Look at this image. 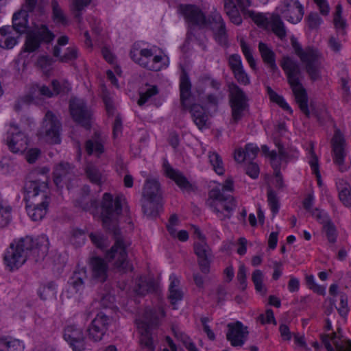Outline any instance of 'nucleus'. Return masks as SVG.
Masks as SVG:
<instances>
[{"label": "nucleus", "mask_w": 351, "mask_h": 351, "mask_svg": "<svg viewBox=\"0 0 351 351\" xmlns=\"http://www.w3.org/2000/svg\"><path fill=\"white\" fill-rule=\"evenodd\" d=\"M189 110L193 122L199 130L207 128L208 125V114L206 109L201 105L193 104H189Z\"/></svg>", "instance_id": "obj_21"}, {"label": "nucleus", "mask_w": 351, "mask_h": 351, "mask_svg": "<svg viewBox=\"0 0 351 351\" xmlns=\"http://www.w3.org/2000/svg\"><path fill=\"white\" fill-rule=\"evenodd\" d=\"M57 285L53 281L41 285L38 290L40 299L43 300L55 299L57 293Z\"/></svg>", "instance_id": "obj_36"}, {"label": "nucleus", "mask_w": 351, "mask_h": 351, "mask_svg": "<svg viewBox=\"0 0 351 351\" xmlns=\"http://www.w3.org/2000/svg\"><path fill=\"white\" fill-rule=\"evenodd\" d=\"M85 150L88 156L95 153L99 156L104 153V147L101 142L89 139L85 143Z\"/></svg>", "instance_id": "obj_45"}, {"label": "nucleus", "mask_w": 351, "mask_h": 351, "mask_svg": "<svg viewBox=\"0 0 351 351\" xmlns=\"http://www.w3.org/2000/svg\"><path fill=\"white\" fill-rule=\"evenodd\" d=\"M180 104L183 109L189 108L191 96V83L186 71L183 69L180 77Z\"/></svg>", "instance_id": "obj_26"}, {"label": "nucleus", "mask_w": 351, "mask_h": 351, "mask_svg": "<svg viewBox=\"0 0 351 351\" xmlns=\"http://www.w3.org/2000/svg\"><path fill=\"white\" fill-rule=\"evenodd\" d=\"M213 37L219 45L226 48L228 47V36L226 26L214 32Z\"/></svg>", "instance_id": "obj_50"}, {"label": "nucleus", "mask_w": 351, "mask_h": 351, "mask_svg": "<svg viewBox=\"0 0 351 351\" xmlns=\"http://www.w3.org/2000/svg\"><path fill=\"white\" fill-rule=\"evenodd\" d=\"M86 174L89 180L97 185L101 184V173L99 169L94 165L88 164L85 169Z\"/></svg>", "instance_id": "obj_47"}, {"label": "nucleus", "mask_w": 351, "mask_h": 351, "mask_svg": "<svg viewBox=\"0 0 351 351\" xmlns=\"http://www.w3.org/2000/svg\"><path fill=\"white\" fill-rule=\"evenodd\" d=\"M142 210L148 218H156L162 210V201L161 199L142 197L141 199Z\"/></svg>", "instance_id": "obj_24"}, {"label": "nucleus", "mask_w": 351, "mask_h": 351, "mask_svg": "<svg viewBox=\"0 0 351 351\" xmlns=\"http://www.w3.org/2000/svg\"><path fill=\"white\" fill-rule=\"evenodd\" d=\"M158 324V317L154 309H146L143 320L138 325L141 332L140 343L145 351H154L155 347L150 330L156 327Z\"/></svg>", "instance_id": "obj_8"}, {"label": "nucleus", "mask_w": 351, "mask_h": 351, "mask_svg": "<svg viewBox=\"0 0 351 351\" xmlns=\"http://www.w3.org/2000/svg\"><path fill=\"white\" fill-rule=\"evenodd\" d=\"M47 252V243L44 238L34 241L26 237L10 243L4 254L3 261L9 270L14 271L21 267L31 254L38 261L43 259Z\"/></svg>", "instance_id": "obj_3"}, {"label": "nucleus", "mask_w": 351, "mask_h": 351, "mask_svg": "<svg viewBox=\"0 0 351 351\" xmlns=\"http://www.w3.org/2000/svg\"><path fill=\"white\" fill-rule=\"evenodd\" d=\"M271 28L274 34L280 40H283L287 36L285 26L279 15H272L271 18Z\"/></svg>", "instance_id": "obj_38"}, {"label": "nucleus", "mask_w": 351, "mask_h": 351, "mask_svg": "<svg viewBox=\"0 0 351 351\" xmlns=\"http://www.w3.org/2000/svg\"><path fill=\"white\" fill-rule=\"evenodd\" d=\"M12 28L7 25L0 29V47L4 49H12L18 43L20 35L12 36Z\"/></svg>", "instance_id": "obj_31"}, {"label": "nucleus", "mask_w": 351, "mask_h": 351, "mask_svg": "<svg viewBox=\"0 0 351 351\" xmlns=\"http://www.w3.org/2000/svg\"><path fill=\"white\" fill-rule=\"evenodd\" d=\"M163 166L165 175L173 180L182 190L191 191L192 189V184L182 172L173 169L168 163H164Z\"/></svg>", "instance_id": "obj_23"}, {"label": "nucleus", "mask_w": 351, "mask_h": 351, "mask_svg": "<svg viewBox=\"0 0 351 351\" xmlns=\"http://www.w3.org/2000/svg\"><path fill=\"white\" fill-rule=\"evenodd\" d=\"M339 191V198L342 204L346 207L351 206V186L343 180L339 182L337 185Z\"/></svg>", "instance_id": "obj_37"}, {"label": "nucleus", "mask_w": 351, "mask_h": 351, "mask_svg": "<svg viewBox=\"0 0 351 351\" xmlns=\"http://www.w3.org/2000/svg\"><path fill=\"white\" fill-rule=\"evenodd\" d=\"M332 151L334 162L339 167L341 171H344L343 167L346 153V140L339 130H337L331 140Z\"/></svg>", "instance_id": "obj_17"}, {"label": "nucleus", "mask_w": 351, "mask_h": 351, "mask_svg": "<svg viewBox=\"0 0 351 351\" xmlns=\"http://www.w3.org/2000/svg\"><path fill=\"white\" fill-rule=\"evenodd\" d=\"M6 144L10 152L14 154L23 153L28 147V138L18 126L10 125L8 131Z\"/></svg>", "instance_id": "obj_11"}, {"label": "nucleus", "mask_w": 351, "mask_h": 351, "mask_svg": "<svg viewBox=\"0 0 351 351\" xmlns=\"http://www.w3.org/2000/svg\"><path fill=\"white\" fill-rule=\"evenodd\" d=\"M83 191L84 193L87 192V193L86 195H83L80 199L75 201V206L82 208V210L86 211L89 210L92 208H97L98 203L96 199H87L88 192L89 191L88 186H84Z\"/></svg>", "instance_id": "obj_41"}, {"label": "nucleus", "mask_w": 351, "mask_h": 351, "mask_svg": "<svg viewBox=\"0 0 351 351\" xmlns=\"http://www.w3.org/2000/svg\"><path fill=\"white\" fill-rule=\"evenodd\" d=\"M280 66L287 75L289 85L297 84L298 82H300V76L301 71L296 61L289 56H285L282 58Z\"/></svg>", "instance_id": "obj_19"}, {"label": "nucleus", "mask_w": 351, "mask_h": 351, "mask_svg": "<svg viewBox=\"0 0 351 351\" xmlns=\"http://www.w3.org/2000/svg\"><path fill=\"white\" fill-rule=\"evenodd\" d=\"M92 278L100 282L106 281L108 277V266L106 261L99 257H93L90 259Z\"/></svg>", "instance_id": "obj_22"}, {"label": "nucleus", "mask_w": 351, "mask_h": 351, "mask_svg": "<svg viewBox=\"0 0 351 351\" xmlns=\"http://www.w3.org/2000/svg\"><path fill=\"white\" fill-rule=\"evenodd\" d=\"M51 85L54 95H57L60 93H67L71 90L70 85L66 81L60 83L57 80H53L51 82Z\"/></svg>", "instance_id": "obj_56"}, {"label": "nucleus", "mask_w": 351, "mask_h": 351, "mask_svg": "<svg viewBox=\"0 0 351 351\" xmlns=\"http://www.w3.org/2000/svg\"><path fill=\"white\" fill-rule=\"evenodd\" d=\"M321 23L322 19L319 17L317 13L311 12L308 15L307 24L309 29H317L320 25Z\"/></svg>", "instance_id": "obj_62"}, {"label": "nucleus", "mask_w": 351, "mask_h": 351, "mask_svg": "<svg viewBox=\"0 0 351 351\" xmlns=\"http://www.w3.org/2000/svg\"><path fill=\"white\" fill-rule=\"evenodd\" d=\"M194 252L198 259L212 258V252L205 241L195 243Z\"/></svg>", "instance_id": "obj_42"}, {"label": "nucleus", "mask_w": 351, "mask_h": 351, "mask_svg": "<svg viewBox=\"0 0 351 351\" xmlns=\"http://www.w3.org/2000/svg\"><path fill=\"white\" fill-rule=\"evenodd\" d=\"M336 333H332V337L331 338L333 340V343L335 346V348L338 351H351V341H346L344 343H339L338 341L335 340Z\"/></svg>", "instance_id": "obj_64"}, {"label": "nucleus", "mask_w": 351, "mask_h": 351, "mask_svg": "<svg viewBox=\"0 0 351 351\" xmlns=\"http://www.w3.org/2000/svg\"><path fill=\"white\" fill-rule=\"evenodd\" d=\"M228 330L226 339L234 347H241L248 336L249 332L247 326H244L241 322L228 324Z\"/></svg>", "instance_id": "obj_16"}, {"label": "nucleus", "mask_w": 351, "mask_h": 351, "mask_svg": "<svg viewBox=\"0 0 351 351\" xmlns=\"http://www.w3.org/2000/svg\"><path fill=\"white\" fill-rule=\"evenodd\" d=\"M295 100L298 104L300 110L307 117H310V111L308 107V95L306 89L301 82L297 84L290 85Z\"/></svg>", "instance_id": "obj_25"}, {"label": "nucleus", "mask_w": 351, "mask_h": 351, "mask_svg": "<svg viewBox=\"0 0 351 351\" xmlns=\"http://www.w3.org/2000/svg\"><path fill=\"white\" fill-rule=\"evenodd\" d=\"M21 342L15 339H0V351H23Z\"/></svg>", "instance_id": "obj_39"}, {"label": "nucleus", "mask_w": 351, "mask_h": 351, "mask_svg": "<svg viewBox=\"0 0 351 351\" xmlns=\"http://www.w3.org/2000/svg\"><path fill=\"white\" fill-rule=\"evenodd\" d=\"M112 321V318L106 316L103 313H98L87 328L89 339L94 342L101 341L106 333Z\"/></svg>", "instance_id": "obj_12"}, {"label": "nucleus", "mask_w": 351, "mask_h": 351, "mask_svg": "<svg viewBox=\"0 0 351 351\" xmlns=\"http://www.w3.org/2000/svg\"><path fill=\"white\" fill-rule=\"evenodd\" d=\"M342 14V6L340 3L337 4L336 6V11L334 16V24L337 29H341V34L344 35L346 34L345 27L346 26V23L344 19L341 18Z\"/></svg>", "instance_id": "obj_51"}, {"label": "nucleus", "mask_w": 351, "mask_h": 351, "mask_svg": "<svg viewBox=\"0 0 351 351\" xmlns=\"http://www.w3.org/2000/svg\"><path fill=\"white\" fill-rule=\"evenodd\" d=\"M89 237L92 243L99 249H104L108 246V239L100 232H91L89 234Z\"/></svg>", "instance_id": "obj_49"}, {"label": "nucleus", "mask_w": 351, "mask_h": 351, "mask_svg": "<svg viewBox=\"0 0 351 351\" xmlns=\"http://www.w3.org/2000/svg\"><path fill=\"white\" fill-rule=\"evenodd\" d=\"M323 230L329 243H335L337 241V232L334 223L331 221L323 226Z\"/></svg>", "instance_id": "obj_54"}, {"label": "nucleus", "mask_w": 351, "mask_h": 351, "mask_svg": "<svg viewBox=\"0 0 351 351\" xmlns=\"http://www.w3.org/2000/svg\"><path fill=\"white\" fill-rule=\"evenodd\" d=\"M280 10L283 17L291 23L300 22L304 15L302 5L298 0H283Z\"/></svg>", "instance_id": "obj_15"}, {"label": "nucleus", "mask_w": 351, "mask_h": 351, "mask_svg": "<svg viewBox=\"0 0 351 351\" xmlns=\"http://www.w3.org/2000/svg\"><path fill=\"white\" fill-rule=\"evenodd\" d=\"M78 57V49L76 47L72 46L66 49V52L60 57V61L62 62H68L75 60Z\"/></svg>", "instance_id": "obj_59"}, {"label": "nucleus", "mask_w": 351, "mask_h": 351, "mask_svg": "<svg viewBox=\"0 0 351 351\" xmlns=\"http://www.w3.org/2000/svg\"><path fill=\"white\" fill-rule=\"evenodd\" d=\"M171 283L169 288L168 298L172 305H175L183 298V292L179 289L180 280L173 275L170 276Z\"/></svg>", "instance_id": "obj_34"}, {"label": "nucleus", "mask_w": 351, "mask_h": 351, "mask_svg": "<svg viewBox=\"0 0 351 351\" xmlns=\"http://www.w3.org/2000/svg\"><path fill=\"white\" fill-rule=\"evenodd\" d=\"M142 197L162 200L160 184L155 179H147L144 184Z\"/></svg>", "instance_id": "obj_30"}, {"label": "nucleus", "mask_w": 351, "mask_h": 351, "mask_svg": "<svg viewBox=\"0 0 351 351\" xmlns=\"http://www.w3.org/2000/svg\"><path fill=\"white\" fill-rule=\"evenodd\" d=\"M51 7L53 20L63 25H66L67 23V19L57 0L51 1Z\"/></svg>", "instance_id": "obj_48"}, {"label": "nucleus", "mask_w": 351, "mask_h": 351, "mask_svg": "<svg viewBox=\"0 0 351 351\" xmlns=\"http://www.w3.org/2000/svg\"><path fill=\"white\" fill-rule=\"evenodd\" d=\"M311 215L316 218V219L322 224H328L331 222V220L328 215L323 210H320L318 208L312 210Z\"/></svg>", "instance_id": "obj_63"}, {"label": "nucleus", "mask_w": 351, "mask_h": 351, "mask_svg": "<svg viewBox=\"0 0 351 351\" xmlns=\"http://www.w3.org/2000/svg\"><path fill=\"white\" fill-rule=\"evenodd\" d=\"M12 207L0 203V228L5 227L11 220Z\"/></svg>", "instance_id": "obj_53"}, {"label": "nucleus", "mask_w": 351, "mask_h": 351, "mask_svg": "<svg viewBox=\"0 0 351 351\" xmlns=\"http://www.w3.org/2000/svg\"><path fill=\"white\" fill-rule=\"evenodd\" d=\"M267 92L271 101L277 104L283 110L289 112V113L291 114L293 112V110L284 98L273 90L270 86L267 87Z\"/></svg>", "instance_id": "obj_43"}, {"label": "nucleus", "mask_w": 351, "mask_h": 351, "mask_svg": "<svg viewBox=\"0 0 351 351\" xmlns=\"http://www.w3.org/2000/svg\"><path fill=\"white\" fill-rule=\"evenodd\" d=\"M252 280L254 284L255 289L257 291L261 292L263 290V272L259 270H255L252 275Z\"/></svg>", "instance_id": "obj_61"}, {"label": "nucleus", "mask_w": 351, "mask_h": 351, "mask_svg": "<svg viewBox=\"0 0 351 351\" xmlns=\"http://www.w3.org/2000/svg\"><path fill=\"white\" fill-rule=\"evenodd\" d=\"M158 93V89L156 86H152L148 88L145 93H140V98L137 104L141 106L144 105L152 97Z\"/></svg>", "instance_id": "obj_55"}, {"label": "nucleus", "mask_w": 351, "mask_h": 351, "mask_svg": "<svg viewBox=\"0 0 351 351\" xmlns=\"http://www.w3.org/2000/svg\"><path fill=\"white\" fill-rule=\"evenodd\" d=\"M229 102L231 108L230 123L236 125L249 110L248 99L244 91L235 83L228 85Z\"/></svg>", "instance_id": "obj_7"}, {"label": "nucleus", "mask_w": 351, "mask_h": 351, "mask_svg": "<svg viewBox=\"0 0 351 351\" xmlns=\"http://www.w3.org/2000/svg\"><path fill=\"white\" fill-rule=\"evenodd\" d=\"M291 43L295 54L304 64L305 69L310 79L313 81L321 78L322 55L319 51L313 47H307L302 49L300 44L294 37L291 38Z\"/></svg>", "instance_id": "obj_5"}, {"label": "nucleus", "mask_w": 351, "mask_h": 351, "mask_svg": "<svg viewBox=\"0 0 351 351\" xmlns=\"http://www.w3.org/2000/svg\"><path fill=\"white\" fill-rule=\"evenodd\" d=\"M154 53L151 49H143L139 52L136 49H132L130 51V58L140 66L150 71H158L162 68L161 56H155L151 60L148 59L153 56Z\"/></svg>", "instance_id": "obj_10"}, {"label": "nucleus", "mask_w": 351, "mask_h": 351, "mask_svg": "<svg viewBox=\"0 0 351 351\" xmlns=\"http://www.w3.org/2000/svg\"><path fill=\"white\" fill-rule=\"evenodd\" d=\"M208 158L210 165L213 166V170L218 175H223L225 169L221 157L215 152H210L208 153Z\"/></svg>", "instance_id": "obj_40"}, {"label": "nucleus", "mask_w": 351, "mask_h": 351, "mask_svg": "<svg viewBox=\"0 0 351 351\" xmlns=\"http://www.w3.org/2000/svg\"><path fill=\"white\" fill-rule=\"evenodd\" d=\"M87 277L86 268L82 267L75 270L68 281L69 285L68 291H73L75 293H81L84 289V280L87 279Z\"/></svg>", "instance_id": "obj_28"}, {"label": "nucleus", "mask_w": 351, "mask_h": 351, "mask_svg": "<svg viewBox=\"0 0 351 351\" xmlns=\"http://www.w3.org/2000/svg\"><path fill=\"white\" fill-rule=\"evenodd\" d=\"M267 200L273 215H275L279 210V201L276 193L271 189L267 193Z\"/></svg>", "instance_id": "obj_58"}, {"label": "nucleus", "mask_w": 351, "mask_h": 351, "mask_svg": "<svg viewBox=\"0 0 351 351\" xmlns=\"http://www.w3.org/2000/svg\"><path fill=\"white\" fill-rule=\"evenodd\" d=\"M64 338L69 343L73 351H84L85 336L83 330L75 325H69L64 330Z\"/></svg>", "instance_id": "obj_14"}, {"label": "nucleus", "mask_w": 351, "mask_h": 351, "mask_svg": "<svg viewBox=\"0 0 351 351\" xmlns=\"http://www.w3.org/2000/svg\"><path fill=\"white\" fill-rule=\"evenodd\" d=\"M228 63L232 72L243 67L241 58L237 53L232 54L229 56Z\"/></svg>", "instance_id": "obj_60"}, {"label": "nucleus", "mask_w": 351, "mask_h": 351, "mask_svg": "<svg viewBox=\"0 0 351 351\" xmlns=\"http://www.w3.org/2000/svg\"><path fill=\"white\" fill-rule=\"evenodd\" d=\"M226 26L225 21H223L221 14L217 11H213L206 17L205 25L202 27H208L213 33L217 29Z\"/></svg>", "instance_id": "obj_35"}, {"label": "nucleus", "mask_w": 351, "mask_h": 351, "mask_svg": "<svg viewBox=\"0 0 351 351\" xmlns=\"http://www.w3.org/2000/svg\"><path fill=\"white\" fill-rule=\"evenodd\" d=\"M45 139L51 144L60 143L61 123L51 111H47L43 120Z\"/></svg>", "instance_id": "obj_13"}, {"label": "nucleus", "mask_w": 351, "mask_h": 351, "mask_svg": "<svg viewBox=\"0 0 351 351\" xmlns=\"http://www.w3.org/2000/svg\"><path fill=\"white\" fill-rule=\"evenodd\" d=\"M158 283L153 278L141 276L136 281L134 291L137 295H145L157 291Z\"/></svg>", "instance_id": "obj_29"}, {"label": "nucleus", "mask_w": 351, "mask_h": 351, "mask_svg": "<svg viewBox=\"0 0 351 351\" xmlns=\"http://www.w3.org/2000/svg\"><path fill=\"white\" fill-rule=\"evenodd\" d=\"M241 12L245 15L247 14L252 19L254 22L261 27H266L268 25V20L265 16L261 13H255L253 11L248 10L247 8L251 6L250 0H235Z\"/></svg>", "instance_id": "obj_27"}, {"label": "nucleus", "mask_w": 351, "mask_h": 351, "mask_svg": "<svg viewBox=\"0 0 351 351\" xmlns=\"http://www.w3.org/2000/svg\"><path fill=\"white\" fill-rule=\"evenodd\" d=\"M69 111L75 123L86 130H90L93 114L84 99L77 97L71 99L69 101Z\"/></svg>", "instance_id": "obj_9"}, {"label": "nucleus", "mask_w": 351, "mask_h": 351, "mask_svg": "<svg viewBox=\"0 0 351 351\" xmlns=\"http://www.w3.org/2000/svg\"><path fill=\"white\" fill-rule=\"evenodd\" d=\"M74 167L67 162H60L53 169V182L57 187L62 188V182L69 181L73 176Z\"/></svg>", "instance_id": "obj_20"}, {"label": "nucleus", "mask_w": 351, "mask_h": 351, "mask_svg": "<svg viewBox=\"0 0 351 351\" xmlns=\"http://www.w3.org/2000/svg\"><path fill=\"white\" fill-rule=\"evenodd\" d=\"M242 52L252 69H256V61L253 57L252 51L243 39L240 41Z\"/></svg>", "instance_id": "obj_52"}, {"label": "nucleus", "mask_w": 351, "mask_h": 351, "mask_svg": "<svg viewBox=\"0 0 351 351\" xmlns=\"http://www.w3.org/2000/svg\"><path fill=\"white\" fill-rule=\"evenodd\" d=\"M71 10L74 14L75 18L80 22L82 19L81 12L90 3L91 0H71Z\"/></svg>", "instance_id": "obj_46"}, {"label": "nucleus", "mask_w": 351, "mask_h": 351, "mask_svg": "<svg viewBox=\"0 0 351 351\" xmlns=\"http://www.w3.org/2000/svg\"><path fill=\"white\" fill-rule=\"evenodd\" d=\"M180 10L187 23L199 27L205 25L206 16L197 6L191 4L181 5Z\"/></svg>", "instance_id": "obj_18"}, {"label": "nucleus", "mask_w": 351, "mask_h": 351, "mask_svg": "<svg viewBox=\"0 0 351 351\" xmlns=\"http://www.w3.org/2000/svg\"><path fill=\"white\" fill-rule=\"evenodd\" d=\"M232 73L234 77L239 84L243 86H247L250 84V77L244 70L243 67L233 71Z\"/></svg>", "instance_id": "obj_57"}, {"label": "nucleus", "mask_w": 351, "mask_h": 351, "mask_svg": "<svg viewBox=\"0 0 351 351\" xmlns=\"http://www.w3.org/2000/svg\"><path fill=\"white\" fill-rule=\"evenodd\" d=\"M36 3L37 0H25L23 8L12 17V30H15L19 35L26 33L23 51L28 53L36 51L41 43L49 44L55 38L54 34L46 25H35L32 29L27 31L28 12L34 10Z\"/></svg>", "instance_id": "obj_2"}, {"label": "nucleus", "mask_w": 351, "mask_h": 351, "mask_svg": "<svg viewBox=\"0 0 351 351\" xmlns=\"http://www.w3.org/2000/svg\"><path fill=\"white\" fill-rule=\"evenodd\" d=\"M125 200L122 195H117L113 198L110 193H106L103 195L101 206L103 228L112 234L114 240V243L107 252L106 258L108 261L115 260L114 267L123 272L132 270V266L128 261L126 252V247L130 243L125 240L119 228V218L121 215L123 202Z\"/></svg>", "instance_id": "obj_1"}, {"label": "nucleus", "mask_w": 351, "mask_h": 351, "mask_svg": "<svg viewBox=\"0 0 351 351\" xmlns=\"http://www.w3.org/2000/svg\"><path fill=\"white\" fill-rule=\"evenodd\" d=\"M26 210L33 221H40L46 215L50 201L47 181L29 180L24 186Z\"/></svg>", "instance_id": "obj_4"}, {"label": "nucleus", "mask_w": 351, "mask_h": 351, "mask_svg": "<svg viewBox=\"0 0 351 351\" xmlns=\"http://www.w3.org/2000/svg\"><path fill=\"white\" fill-rule=\"evenodd\" d=\"M258 49L261 55L263 62L274 71L278 70V66L276 64V54L274 51L269 47V46L260 42L258 44Z\"/></svg>", "instance_id": "obj_32"}, {"label": "nucleus", "mask_w": 351, "mask_h": 351, "mask_svg": "<svg viewBox=\"0 0 351 351\" xmlns=\"http://www.w3.org/2000/svg\"><path fill=\"white\" fill-rule=\"evenodd\" d=\"M223 2L224 11L230 21L237 25H240L242 23V18L234 1L223 0Z\"/></svg>", "instance_id": "obj_33"}, {"label": "nucleus", "mask_w": 351, "mask_h": 351, "mask_svg": "<svg viewBox=\"0 0 351 351\" xmlns=\"http://www.w3.org/2000/svg\"><path fill=\"white\" fill-rule=\"evenodd\" d=\"M206 204L221 220L230 219L231 213L237 206L234 197L223 193L219 188H214L209 191Z\"/></svg>", "instance_id": "obj_6"}, {"label": "nucleus", "mask_w": 351, "mask_h": 351, "mask_svg": "<svg viewBox=\"0 0 351 351\" xmlns=\"http://www.w3.org/2000/svg\"><path fill=\"white\" fill-rule=\"evenodd\" d=\"M310 145H311V148H310L309 154L311 155V158L309 160V164L311 165L313 173L314 174H315V176H316L318 184L319 186H321L322 185V180H321V175H320L319 169L318 157L317 156V155L315 154V153L314 152V145L312 142L311 143Z\"/></svg>", "instance_id": "obj_44"}]
</instances>
